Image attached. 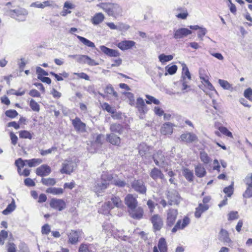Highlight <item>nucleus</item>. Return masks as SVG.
I'll use <instances>...</instances> for the list:
<instances>
[{
  "mask_svg": "<svg viewBox=\"0 0 252 252\" xmlns=\"http://www.w3.org/2000/svg\"><path fill=\"white\" fill-rule=\"evenodd\" d=\"M109 16L116 17L122 14L123 10L120 6L116 3L103 2L99 5Z\"/></svg>",
  "mask_w": 252,
  "mask_h": 252,
  "instance_id": "f257e3e1",
  "label": "nucleus"
},
{
  "mask_svg": "<svg viewBox=\"0 0 252 252\" xmlns=\"http://www.w3.org/2000/svg\"><path fill=\"white\" fill-rule=\"evenodd\" d=\"M112 179L111 175H107L103 173L101 175L100 180L97 181L93 187V190L96 193H100L103 191L108 187L109 182Z\"/></svg>",
  "mask_w": 252,
  "mask_h": 252,
  "instance_id": "f03ea898",
  "label": "nucleus"
},
{
  "mask_svg": "<svg viewBox=\"0 0 252 252\" xmlns=\"http://www.w3.org/2000/svg\"><path fill=\"white\" fill-rule=\"evenodd\" d=\"M7 14L19 21H24L26 20L28 12L26 9L19 8L16 9L8 10Z\"/></svg>",
  "mask_w": 252,
  "mask_h": 252,
  "instance_id": "7ed1b4c3",
  "label": "nucleus"
},
{
  "mask_svg": "<svg viewBox=\"0 0 252 252\" xmlns=\"http://www.w3.org/2000/svg\"><path fill=\"white\" fill-rule=\"evenodd\" d=\"M153 158L155 164L161 168H165L167 165V162L165 160V157L161 151H158L153 155Z\"/></svg>",
  "mask_w": 252,
  "mask_h": 252,
  "instance_id": "20e7f679",
  "label": "nucleus"
},
{
  "mask_svg": "<svg viewBox=\"0 0 252 252\" xmlns=\"http://www.w3.org/2000/svg\"><path fill=\"white\" fill-rule=\"evenodd\" d=\"M150 220L153 224L154 231H159L163 225L162 219L158 214L153 215L150 218Z\"/></svg>",
  "mask_w": 252,
  "mask_h": 252,
  "instance_id": "39448f33",
  "label": "nucleus"
},
{
  "mask_svg": "<svg viewBox=\"0 0 252 252\" xmlns=\"http://www.w3.org/2000/svg\"><path fill=\"white\" fill-rule=\"evenodd\" d=\"M131 187L135 191L140 194H145L147 191L145 183L141 180H134L131 183Z\"/></svg>",
  "mask_w": 252,
  "mask_h": 252,
  "instance_id": "423d86ee",
  "label": "nucleus"
},
{
  "mask_svg": "<svg viewBox=\"0 0 252 252\" xmlns=\"http://www.w3.org/2000/svg\"><path fill=\"white\" fill-rule=\"evenodd\" d=\"M50 207L59 211H62L66 208V203L62 199L53 198L50 202Z\"/></svg>",
  "mask_w": 252,
  "mask_h": 252,
  "instance_id": "0eeeda50",
  "label": "nucleus"
},
{
  "mask_svg": "<svg viewBox=\"0 0 252 252\" xmlns=\"http://www.w3.org/2000/svg\"><path fill=\"white\" fill-rule=\"evenodd\" d=\"M167 198L168 200V204L169 205H178L181 198L178 192L174 190L168 191Z\"/></svg>",
  "mask_w": 252,
  "mask_h": 252,
  "instance_id": "6e6552de",
  "label": "nucleus"
},
{
  "mask_svg": "<svg viewBox=\"0 0 252 252\" xmlns=\"http://www.w3.org/2000/svg\"><path fill=\"white\" fill-rule=\"evenodd\" d=\"M177 209H169L167 211L166 225L168 226H172L175 223L178 215Z\"/></svg>",
  "mask_w": 252,
  "mask_h": 252,
  "instance_id": "1a4fd4ad",
  "label": "nucleus"
},
{
  "mask_svg": "<svg viewBox=\"0 0 252 252\" xmlns=\"http://www.w3.org/2000/svg\"><path fill=\"white\" fill-rule=\"evenodd\" d=\"M82 232L80 230H71L68 234V243L72 245H75L79 241Z\"/></svg>",
  "mask_w": 252,
  "mask_h": 252,
  "instance_id": "9d476101",
  "label": "nucleus"
},
{
  "mask_svg": "<svg viewBox=\"0 0 252 252\" xmlns=\"http://www.w3.org/2000/svg\"><path fill=\"white\" fill-rule=\"evenodd\" d=\"M135 107L140 113V118L142 119L143 118V115H144L148 111L147 107L143 98L138 97L137 99Z\"/></svg>",
  "mask_w": 252,
  "mask_h": 252,
  "instance_id": "9b49d317",
  "label": "nucleus"
},
{
  "mask_svg": "<svg viewBox=\"0 0 252 252\" xmlns=\"http://www.w3.org/2000/svg\"><path fill=\"white\" fill-rule=\"evenodd\" d=\"M190 223V219L188 217H185L183 220H179L177 221L174 227L172 229V233H175L178 230L183 229Z\"/></svg>",
  "mask_w": 252,
  "mask_h": 252,
  "instance_id": "f8f14e48",
  "label": "nucleus"
},
{
  "mask_svg": "<svg viewBox=\"0 0 252 252\" xmlns=\"http://www.w3.org/2000/svg\"><path fill=\"white\" fill-rule=\"evenodd\" d=\"M75 163L72 160H65L63 163L61 172L62 173L70 174L74 170Z\"/></svg>",
  "mask_w": 252,
  "mask_h": 252,
  "instance_id": "ddd939ff",
  "label": "nucleus"
},
{
  "mask_svg": "<svg viewBox=\"0 0 252 252\" xmlns=\"http://www.w3.org/2000/svg\"><path fill=\"white\" fill-rule=\"evenodd\" d=\"M130 216L134 219L140 220L143 217L144 211L141 207H135L129 210Z\"/></svg>",
  "mask_w": 252,
  "mask_h": 252,
  "instance_id": "4468645a",
  "label": "nucleus"
},
{
  "mask_svg": "<svg viewBox=\"0 0 252 252\" xmlns=\"http://www.w3.org/2000/svg\"><path fill=\"white\" fill-rule=\"evenodd\" d=\"M174 38L175 39H180L191 34L192 32L185 28L174 30Z\"/></svg>",
  "mask_w": 252,
  "mask_h": 252,
  "instance_id": "2eb2a0df",
  "label": "nucleus"
},
{
  "mask_svg": "<svg viewBox=\"0 0 252 252\" xmlns=\"http://www.w3.org/2000/svg\"><path fill=\"white\" fill-rule=\"evenodd\" d=\"M72 124L76 130L81 132L86 131V125L81 121L79 118L76 117L72 120Z\"/></svg>",
  "mask_w": 252,
  "mask_h": 252,
  "instance_id": "dca6fc26",
  "label": "nucleus"
},
{
  "mask_svg": "<svg viewBox=\"0 0 252 252\" xmlns=\"http://www.w3.org/2000/svg\"><path fill=\"white\" fill-rule=\"evenodd\" d=\"M180 138L182 141L186 143H192L197 140V137L196 134L191 132L182 134Z\"/></svg>",
  "mask_w": 252,
  "mask_h": 252,
  "instance_id": "f3484780",
  "label": "nucleus"
},
{
  "mask_svg": "<svg viewBox=\"0 0 252 252\" xmlns=\"http://www.w3.org/2000/svg\"><path fill=\"white\" fill-rule=\"evenodd\" d=\"M51 170L50 167L46 165L43 164L36 168V174L37 175L43 177L47 176L50 174Z\"/></svg>",
  "mask_w": 252,
  "mask_h": 252,
  "instance_id": "a211bd4d",
  "label": "nucleus"
},
{
  "mask_svg": "<svg viewBox=\"0 0 252 252\" xmlns=\"http://www.w3.org/2000/svg\"><path fill=\"white\" fill-rule=\"evenodd\" d=\"M125 201L129 210L137 206L138 202L136 197H134L131 194H128L125 197Z\"/></svg>",
  "mask_w": 252,
  "mask_h": 252,
  "instance_id": "6ab92c4d",
  "label": "nucleus"
},
{
  "mask_svg": "<svg viewBox=\"0 0 252 252\" xmlns=\"http://www.w3.org/2000/svg\"><path fill=\"white\" fill-rule=\"evenodd\" d=\"M100 50L106 55L111 57H117L120 56L118 51L109 48L104 45L100 46Z\"/></svg>",
  "mask_w": 252,
  "mask_h": 252,
  "instance_id": "aec40b11",
  "label": "nucleus"
},
{
  "mask_svg": "<svg viewBox=\"0 0 252 252\" xmlns=\"http://www.w3.org/2000/svg\"><path fill=\"white\" fill-rule=\"evenodd\" d=\"M135 45V42L132 40H123L118 44V47L123 51L131 49Z\"/></svg>",
  "mask_w": 252,
  "mask_h": 252,
  "instance_id": "412c9836",
  "label": "nucleus"
},
{
  "mask_svg": "<svg viewBox=\"0 0 252 252\" xmlns=\"http://www.w3.org/2000/svg\"><path fill=\"white\" fill-rule=\"evenodd\" d=\"M174 126L173 124L169 122L163 124L160 128L161 134L163 135L171 134L173 133V127Z\"/></svg>",
  "mask_w": 252,
  "mask_h": 252,
  "instance_id": "4be33fe9",
  "label": "nucleus"
},
{
  "mask_svg": "<svg viewBox=\"0 0 252 252\" xmlns=\"http://www.w3.org/2000/svg\"><path fill=\"white\" fill-rule=\"evenodd\" d=\"M150 176L155 181H157L158 179H163L164 177L161 171L156 167L154 168L151 170L150 173Z\"/></svg>",
  "mask_w": 252,
  "mask_h": 252,
  "instance_id": "5701e85b",
  "label": "nucleus"
},
{
  "mask_svg": "<svg viewBox=\"0 0 252 252\" xmlns=\"http://www.w3.org/2000/svg\"><path fill=\"white\" fill-rule=\"evenodd\" d=\"M107 141L114 145H119L121 142L120 138L114 133L106 135Z\"/></svg>",
  "mask_w": 252,
  "mask_h": 252,
  "instance_id": "b1692460",
  "label": "nucleus"
},
{
  "mask_svg": "<svg viewBox=\"0 0 252 252\" xmlns=\"http://www.w3.org/2000/svg\"><path fill=\"white\" fill-rule=\"evenodd\" d=\"M209 209V206L207 204H199L198 207L196 208L194 213L195 217L196 218H199L201 214Z\"/></svg>",
  "mask_w": 252,
  "mask_h": 252,
  "instance_id": "393cba45",
  "label": "nucleus"
},
{
  "mask_svg": "<svg viewBox=\"0 0 252 252\" xmlns=\"http://www.w3.org/2000/svg\"><path fill=\"white\" fill-rule=\"evenodd\" d=\"M219 239L220 240L224 243H228L231 242V239L229 237L228 232L226 230L222 228L220 230L219 233Z\"/></svg>",
  "mask_w": 252,
  "mask_h": 252,
  "instance_id": "a878e982",
  "label": "nucleus"
},
{
  "mask_svg": "<svg viewBox=\"0 0 252 252\" xmlns=\"http://www.w3.org/2000/svg\"><path fill=\"white\" fill-rule=\"evenodd\" d=\"M114 207L113 202L111 200L110 201L105 202L104 205L102 206V208L99 210L98 212L100 213L106 214L108 213L109 210L113 209Z\"/></svg>",
  "mask_w": 252,
  "mask_h": 252,
  "instance_id": "bb28decb",
  "label": "nucleus"
},
{
  "mask_svg": "<svg viewBox=\"0 0 252 252\" xmlns=\"http://www.w3.org/2000/svg\"><path fill=\"white\" fill-rule=\"evenodd\" d=\"M195 175L199 178L205 176L206 174L205 168L200 164L195 167Z\"/></svg>",
  "mask_w": 252,
  "mask_h": 252,
  "instance_id": "cd10ccee",
  "label": "nucleus"
},
{
  "mask_svg": "<svg viewBox=\"0 0 252 252\" xmlns=\"http://www.w3.org/2000/svg\"><path fill=\"white\" fill-rule=\"evenodd\" d=\"M110 129L113 132L121 134L123 131V126L120 124L114 123L111 125Z\"/></svg>",
  "mask_w": 252,
  "mask_h": 252,
  "instance_id": "c85d7f7f",
  "label": "nucleus"
},
{
  "mask_svg": "<svg viewBox=\"0 0 252 252\" xmlns=\"http://www.w3.org/2000/svg\"><path fill=\"white\" fill-rule=\"evenodd\" d=\"M160 252H167V246L165 239L164 238H161L159 239L158 247Z\"/></svg>",
  "mask_w": 252,
  "mask_h": 252,
  "instance_id": "c756f323",
  "label": "nucleus"
},
{
  "mask_svg": "<svg viewBox=\"0 0 252 252\" xmlns=\"http://www.w3.org/2000/svg\"><path fill=\"white\" fill-rule=\"evenodd\" d=\"M77 38L85 46L94 48L95 47L94 43L88 40V39L81 36L80 35H76Z\"/></svg>",
  "mask_w": 252,
  "mask_h": 252,
  "instance_id": "7c9ffc66",
  "label": "nucleus"
},
{
  "mask_svg": "<svg viewBox=\"0 0 252 252\" xmlns=\"http://www.w3.org/2000/svg\"><path fill=\"white\" fill-rule=\"evenodd\" d=\"M46 192L53 195H60L63 194V189L61 188H49L46 189Z\"/></svg>",
  "mask_w": 252,
  "mask_h": 252,
  "instance_id": "2f4dec72",
  "label": "nucleus"
},
{
  "mask_svg": "<svg viewBox=\"0 0 252 252\" xmlns=\"http://www.w3.org/2000/svg\"><path fill=\"white\" fill-rule=\"evenodd\" d=\"M104 19V15L102 13H97L94 15L92 20V22L94 25H98L101 23Z\"/></svg>",
  "mask_w": 252,
  "mask_h": 252,
  "instance_id": "473e14b6",
  "label": "nucleus"
},
{
  "mask_svg": "<svg viewBox=\"0 0 252 252\" xmlns=\"http://www.w3.org/2000/svg\"><path fill=\"white\" fill-rule=\"evenodd\" d=\"M16 208L15 202L14 199H12V201L10 204H9L5 209L2 211L3 214L7 215L8 214L13 212Z\"/></svg>",
  "mask_w": 252,
  "mask_h": 252,
  "instance_id": "72a5a7b5",
  "label": "nucleus"
},
{
  "mask_svg": "<svg viewBox=\"0 0 252 252\" xmlns=\"http://www.w3.org/2000/svg\"><path fill=\"white\" fill-rule=\"evenodd\" d=\"M25 162L30 167H34L40 164L42 160L40 158H32V159H26Z\"/></svg>",
  "mask_w": 252,
  "mask_h": 252,
  "instance_id": "f704fd0d",
  "label": "nucleus"
},
{
  "mask_svg": "<svg viewBox=\"0 0 252 252\" xmlns=\"http://www.w3.org/2000/svg\"><path fill=\"white\" fill-rule=\"evenodd\" d=\"M200 158L204 164H208L211 160L208 154L204 151H200Z\"/></svg>",
  "mask_w": 252,
  "mask_h": 252,
  "instance_id": "c9c22d12",
  "label": "nucleus"
},
{
  "mask_svg": "<svg viewBox=\"0 0 252 252\" xmlns=\"http://www.w3.org/2000/svg\"><path fill=\"white\" fill-rule=\"evenodd\" d=\"M183 175L189 181H193V174L192 172L188 168H185L183 171Z\"/></svg>",
  "mask_w": 252,
  "mask_h": 252,
  "instance_id": "e433bc0d",
  "label": "nucleus"
},
{
  "mask_svg": "<svg viewBox=\"0 0 252 252\" xmlns=\"http://www.w3.org/2000/svg\"><path fill=\"white\" fill-rule=\"evenodd\" d=\"M111 180H112V183L113 184L120 188L125 187L126 185V183L125 181L119 178H112Z\"/></svg>",
  "mask_w": 252,
  "mask_h": 252,
  "instance_id": "4c0bfd02",
  "label": "nucleus"
},
{
  "mask_svg": "<svg viewBox=\"0 0 252 252\" xmlns=\"http://www.w3.org/2000/svg\"><path fill=\"white\" fill-rule=\"evenodd\" d=\"M105 92L107 94L113 95V96L116 98L118 97V93L114 91V88L111 84H108L107 85L105 88Z\"/></svg>",
  "mask_w": 252,
  "mask_h": 252,
  "instance_id": "58836bf2",
  "label": "nucleus"
},
{
  "mask_svg": "<svg viewBox=\"0 0 252 252\" xmlns=\"http://www.w3.org/2000/svg\"><path fill=\"white\" fill-rule=\"evenodd\" d=\"M182 78L183 79V77L184 76L186 79H187L189 80H190L191 75L190 72L188 67L185 63L182 65Z\"/></svg>",
  "mask_w": 252,
  "mask_h": 252,
  "instance_id": "ea45409f",
  "label": "nucleus"
},
{
  "mask_svg": "<svg viewBox=\"0 0 252 252\" xmlns=\"http://www.w3.org/2000/svg\"><path fill=\"white\" fill-rule=\"evenodd\" d=\"M149 150V147L145 144L142 143L139 146V154L144 156Z\"/></svg>",
  "mask_w": 252,
  "mask_h": 252,
  "instance_id": "a19ab883",
  "label": "nucleus"
},
{
  "mask_svg": "<svg viewBox=\"0 0 252 252\" xmlns=\"http://www.w3.org/2000/svg\"><path fill=\"white\" fill-rule=\"evenodd\" d=\"M41 182L42 183V184H43L44 185H45V186H53L56 183L55 179L51 178H42Z\"/></svg>",
  "mask_w": 252,
  "mask_h": 252,
  "instance_id": "79ce46f5",
  "label": "nucleus"
},
{
  "mask_svg": "<svg viewBox=\"0 0 252 252\" xmlns=\"http://www.w3.org/2000/svg\"><path fill=\"white\" fill-rule=\"evenodd\" d=\"M173 58L172 55H165L162 54L158 56L159 60L162 63H164L172 60Z\"/></svg>",
  "mask_w": 252,
  "mask_h": 252,
  "instance_id": "37998d69",
  "label": "nucleus"
},
{
  "mask_svg": "<svg viewBox=\"0 0 252 252\" xmlns=\"http://www.w3.org/2000/svg\"><path fill=\"white\" fill-rule=\"evenodd\" d=\"M146 97L148 99V100L146 101L147 104H150L152 103H153L156 105H158L160 104V101L154 96L146 94Z\"/></svg>",
  "mask_w": 252,
  "mask_h": 252,
  "instance_id": "c03bdc74",
  "label": "nucleus"
},
{
  "mask_svg": "<svg viewBox=\"0 0 252 252\" xmlns=\"http://www.w3.org/2000/svg\"><path fill=\"white\" fill-rule=\"evenodd\" d=\"M19 137L21 138L32 139V134L27 130H21L19 132Z\"/></svg>",
  "mask_w": 252,
  "mask_h": 252,
  "instance_id": "a18cd8bd",
  "label": "nucleus"
},
{
  "mask_svg": "<svg viewBox=\"0 0 252 252\" xmlns=\"http://www.w3.org/2000/svg\"><path fill=\"white\" fill-rule=\"evenodd\" d=\"M111 200L113 202V205L117 208H120L123 206V203L119 197H112Z\"/></svg>",
  "mask_w": 252,
  "mask_h": 252,
  "instance_id": "49530a36",
  "label": "nucleus"
},
{
  "mask_svg": "<svg viewBox=\"0 0 252 252\" xmlns=\"http://www.w3.org/2000/svg\"><path fill=\"white\" fill-rule=\"evenodd\" d=\"M30 106L31 109L35 112H39L40 110L39 105L33 99H32L30 102Z\"/></svg>",
  "mask_w": 252,
  "mask_h": 252,
  "instance_id": "de8ad7c7",
  "label": "nucleus"
},
{
  "mask_svg": "<svg viewBox=\"0 0 252 252\" xmlns=\"http://www.w3.org/2000/svg\"><path fill=\"white\" fill-rule=\"evenodd\" d=\"M219 83L225 90H229L231 88V85L226 80L219 79Z\"/></svg>",
  "mask_w": 252,
  "mask_h": 252,
  "instance_id": "09e8293b",
  "label": "nucleus"
},
{
  "mask_svg": "<svg viewBox=\"0 0 252 252\" xmlns=\"http://www.w3.org/2000/svg\"><path fill=\"white\" fill-rule=\"evenodd\" d=\"M244 182L247 187H252V173H249L244 179Z\"/></svg>",
  "mask_w": 252,
  "mask_h": 252,
  "instance_id": "8fccbe9b",
  "label": "nucleus"
},
{
  "mask_svg": "<svg viewBox=\"0 0 252 252\" xmlns=\"http://www.w3.org/2000/svg\"><path fill=\"white\" fill-rule=\"evenodd\" d=\"M102 107L104 110L111 114H114L116 112L115 109L112 108L108 103L106 102L104 103Z\"/></svg>",
  "mask_w": 252,
  "mask_h": 252,
  "instance_id": "3c124183",
  "label": "nucleus"
},
{
  "mask_svg": "<svg viewBox=\"0 0 252 252\" xmlns=\"http://www.w3.org/2000/svg\"><path fill=\"white\" fill-rule=\"evenodd\" d=\"M219 130L222 133V134L225 135L226 136L229 137H232V133L228 130V129L224 127V126H220L219 128Z\"/></svg>",
  "mask_w": 252,
  "mask_h": 252,
  "instance_id": "603ef678",
  "label": "nucleus"
},
{
  "mask_svg": "<svg viewBox=\"0 0 252 252\" xmlns=\"http://www.w3.org/2000/svg\"><path fill=\"white\" fill-rule=\"evenodd\" d=\"M165 69L169 74L173 75L176 72L177 70V66L176 65H172L170 66L169 65H167L165 67Z\"/></svg>",
  "mask_w": 252,
  "mask_h": 252,
  "instance_id": "864d4df0",
  "label": "nucleus"
},
{
  "mask_svg": "<svg viewBox=\"0 0 252 252\" xmlns=\"http://www.w3.org/2000/svg\"><path fill=\"white\" fill-rule=\"evenodd\" d=\"M129 100V104L133 106L134 104V95L130 92H125L123 93Z\"/></svg>",
  "mask_w": 252,
  "mask_h": 252,
  "instance_id": "5fc2aeb1",
  "label": "nucleus"
},
{
  "mask_svg": "<svg viewBox=\"0 0 252 252\" xmlns=\"http://www.w3.org/2000/svg\"><path fill=\"white\" fill-rule=\"evenodd\" d=\"M5 114L7 117L11 118H14L18 115L17 112L15 110H7L5 111Z\"/></svg>",
  "mask_w": 252,
  "mask_h": 252,
  "instance_id": "6e6d98bb",
  "label": "nucleus"
},
{
  "mask_svg": "<svg viewBox=\"0 0 252 252\" xmlns=\"http://www.w3.org/2000/svg\"><path fill=\"white\" fill-rule=\"evenodd\" d=\"M57 148L56 147H52L50 149H49L48 150H41L40 151V154L43 156H46L48 154L52 153L53 151H57Z\"/></svg>",
  "mask_w": 252,
  "mask_h": 252,
  "instance_id": "4d7b16f0",
  "label": "nucleus"
},
{
  "mask_svg": "<svg viewBox=\"0 0 252 252\" xmlns=\"http://www.w3.org/2000/svg\"><path fill=\"white\" fill-rule=\"evenodd\" d=\"M207 30L206 28L200 27L197 33L198 38L200 40H203V37L206 34Z\"/></svg>",
  "mask_w": 252,
  "mask_h": 252,
  "instance_id": "13d9d810",
  "label": "nucleus"
},
{
  "mask_svg": "<svg viewBox=\"0 0 252 252\" xmlns=\"http://www.w3.org/2000/svg\"><path fill=\"white\" fill-rule=\"evenodd\" d=\"M244 95L249 100L252 101V89L250 88H249L245 90Z\"/></svg>",
  "mask_w": 252,
  "mask_h": 252,
  "instance_id": "bf43d9fd",
  "label": "nucleus"
},
{
  "mask_svg": "<svg viewBox=\"0 0 252 252\" xmlns=\"http://www.w3.org/2000/svg\"><path fill=\"white\" fill-rule=\"evenodd\" d=\"M228 220H232L238 219L239 218V215L238 212L237 211H231L228 214Z\"/></svg>",
  "mask_w": 252,
  "mask_h": 252,
  "instance_id": "052dcab7",
  "label": "nucleus"
},
{
  "mask_svg": "<svg viewBox=\"0 0 252 252\" xmlns=\"http://www.w3.org/2000/svg\"><path fill=\"white\" fill-rule=\"evenodd\" d=\"M243 197L249 198L252 197V187H247L245 191L243 193Z\"/></svg>",
  "mask_w": 252,
  "mask_h": 252,
  "instance_id": "680f3d73",
  "label": "nucleus"
},
{
  "mask_svg": "<svg viewBox=\"0 0 252 252\" xmlns=\"http://www.w3.org/2000/svg\"><path fill=\"white\" fill-rule=\"evenodd\" d=\"M233 184L229 186L228 187H225L223 189V192L227 194V196L228 197H230L233 192Z\"/></svg>",
  "mask_w": 252,
  "mask_h": 252,
  "instance_id": "e2e57ef3",
  "label": "nucleus"
},
{
  "mask_svg": "<svg viewBox=\"0 0 252 252\" xmlns=\"http://www.w3.org/2000/svg\"><path fill=\"white\" fill-rule=\"evenodd\" d=\"M36 73L38 75V76H42V75L47 76L48 75V73L47 72L45 71L43 69L41 68L40 67H36Z\"/></svg>",
  "mask_w": 252,
  "mask_h": 252,
  "instance_id": "0e129e2a",
  "label": "nucleus"
},
{
  "mask_svg": "<svg viewBox=\"0 0 252 252\" xmlns=\"http://www.w3.org/2000/svg\"><path fill=\"white\" fill-rule=\"evenodd\" d=\"M51 231L50 227L49 224L44 225L41 228V232L43 234H48Z\"/></svg>",
  "mask_w": 252,
  "mask_h": 252,
  "instance_id": "69168bd1",
  "label": "nucleus"
},
{
  "mask_svg": "<svg viewBox=\"0 0 252 252\" xmlns=\"http://www.w3.org/2000/svg\"><path fill=\"white\" fill-rule=\"evenodd\" d=\"M155 114L158 116H161L164 114V111L158 106L155 107L154 109Z\"/></svg>",
  "mask_w": 252,
  "mask_h": 252,
  "instance_id": "338daca9",
  "label": "nucleus"
},
{
  "mask_svg": "<svg viewBox=\"0 0 252 252\" xmlns=\"http://www.w3.org/2000/svg\"><path fill=\"white\" fill-rule=\"evenodd\" d=\"M78 252H90L88 246L84 244L80 245L79 248Z\"/></svg>",
  "mask_w": 252,
  "mask_h": 252,
  "instance_id": "774afa93",
  "label": "nucleus"
}]
</instances>
